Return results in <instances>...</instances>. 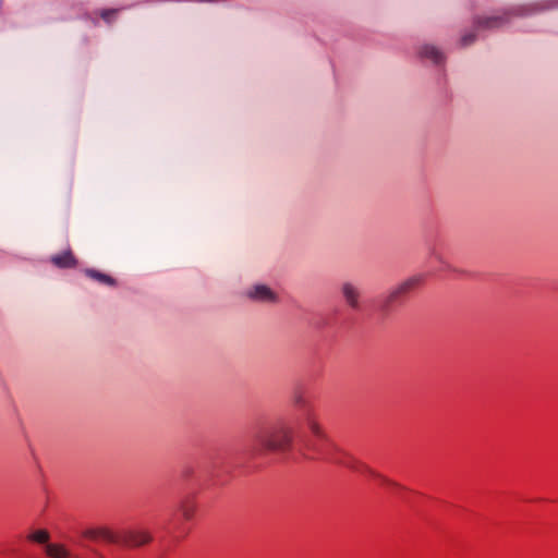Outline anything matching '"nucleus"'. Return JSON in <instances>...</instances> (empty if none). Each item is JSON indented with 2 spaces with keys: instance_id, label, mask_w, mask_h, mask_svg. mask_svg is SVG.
I'll use <instances>...</instances> for the list:
<instances>
[{
  "instance_id": "obj_1",
  "label": "nucleus",
  "mask_w": 558,
  "mask_h": 558,
  "mask_svg": "<svg viewBox=\"0 0 558 558\" xmlns=\"http://www.w3.org/2000/svg\"><path fill=\"white\" fill-rule=\"evenodd\" d=\"M294 403L303 411L305 423L310 430V435L303 439L300 448L303 458L340 464L359 474L376 480L381 486L390 489H402L396 482L377 473L362 461L336 446L326 435L312 405L302 395L295 397Z\"/></svg>"
},
{
  "instance_id": "obj_2",
  "label": "nucleus",
  "mask_w": 558,
  "mask_h": 558,
  "mask_svg": "<svg viewBox=\"0 0 558 558\" xmlns=\"http://www.w3.org/2000/svg\"><path fill=\"white\" fill-rule=\"evenodd\" d=\"M558 8V0H544L529 5L513 8L493 15H480L474 17L473 24L476 31L497 29L510 22L512 16H524L545 10Z\"/></svg>"
},
{
  "instance_id": "obj_3",
  "label": "nucleus",
  "mask_w": 558,
  "mask_h": 558,
  "mask_svg": "<svg viewBox=\"0 0 558 558\" xmlns=\"http://www.w3.org/2000/svg\"><path fill=\"white\" fill-rule=\"evenodd\" d=\"M294 442V435L291 427L278 426L259 433L255 437V451L264 453H287Z\"/></svg>"
},
{
  "instance_id": "obj_4",
  "label": "nucleus",
  "mask_w": 558,
  "mask_h": 558,
  "mask_svg": "<svg viewBox=\"0 0 558 558\" xmlns=\"http://www.w3.org/2000/svg\"><path fill=\"white\" fill-rule=\"evenodd\" d=\"M89 539L107 543L122 544L130 547H137L150 542L151 536L145 530H128L122 533H114L108 529H95L85 533Z\"/></svg>"
},
{
  "instance_id": "obj_5",
  "label": "nucleus",
  "mask_w": 558,
  "mask_h": 558,
  "mask_svg": "<svg viewBox=\"0 0 558 558\" xmlns=\"http://www.w3.org/2000/svg\"><path fill=\"white\" fill-rule=\"evenodd\" d=\"M27 539L44 545V551L47 558H80L78 555L71 551L65 545L50 543V533L47 530H35L27 535Z\"/></svg>"
},
{
  "instance_id": "obj_6",
  "label": "nucleus",
  "mask_w": 558,
  "mask_h": 558,
  "mask_svg": "<svg viewBox=\"0 0 558 558\" xmlns=\"http://www.w3.org/2000/svg\"><path fill=\"white\" fill-rule=\"evenodd\" d=\"M421 282V278L412 277L392 289L386 296L380 300L379 310L383 314L388 315L396 306L402 303L405 295L415 289Z\"/></svg>"
},
{
  "instance_id": "obj_7",
  "label": "nucleus",
  "mask_w": 558,
  "mask_h": 558,
  "mask_svg": "<svg viewBox=\"0 0 558 558\" xmlns=\"http://www.w3.org/2000/svg\"><path fill=\"white\" fill-rule=\"evenodd\" d=\"M247 296L252 300L266 303H275L278 300L276 293L270 288L263 284L255 286L247 292Z\"/></svg>"
},
{
  "instance_id": "obj_8",
  "label": "nucleus",
  "mask_w": 558,
  "mask_h": 558,
  "mask_svg": "<svg viewBox=\"0 0 558 558\" xmlns=\"http://www.w3.org/2000/svg\"><path fill=\"white\" fill-rule=\"evenodd\" d=\"M51 263L59 268H74L77 265V260L71 251L52 256Z\"/></svg>"
},
{
  "instance_id": "obj_9",
  "label": "nucleus",
  "mask_w": 558,
  "mask_h": 558,
  "mask_svg": "<svg viewBox=\"0 0 558 558\" xmlns=\"http://www.w3.org/2000/svg\"><path fill=\"white\" fill-rule=\"evenodd\" d=\"M342 293L345 299V302L350 307L354 310H357L360 307V292L354 286H352L351 283H344L342 287Z\"/></svg>"
},
{
  "instance_id": "obj_10",
  "label": "nucleus",
  "mask_w": 558,
  "mask_h": 558,
  "mask_svg": "<svg viewBox=\"0 0 558 558\" xmlns=\"http://www.w3.org/2000/svg\"><path fill=\"white\" fill-rule=\"evenodd\" d=\"M84 274L90 279H94L105 286L116 287L118 284L113 277L93 268L85 269Z\"/></svg>"
},
{
  "instance_id": "obj_11",
  "label": "nucleus",
  "mask_w": 558,
  "mask_h": 558,
  "mask_svg": "<svg viewBox=\"0 0 558 558\" xmlns=\"http://www.w3.org/2000/svg\"><path fill=\"white\" fill-rule=\"evenodd\" d=\"M420 56L425 59L432 60L435 64H440L445 61L444 53L434 46L425 45L420 50Z\"/></svg>"
},
{
  "instance_id": "obj_12",
  "label": "nucleus",
  "mask_w": 558,
  "mask_h": 558,
  "mask_svg": "<svg viewBox=\"0 0 558 558\" xmlns=\"http://www.w3.org/2000/svg\"><path fill=\"white\" fill-rule=\"evenodd\" d=\"M196 511V505L193 499H184L179 508V513L183 518V520L189 521L193 519Z\"/></svg>"
},
{
  "instance_id": "obj_13",
  "label": "nucleus",
  "mask_w": 558,
  "mask_h": 558,
  "mask_svg": "<svg viewBox=\"0 0 558 558\" xmlns=\"http://www.w3.org/2000/svg\"><path fill=\"white\" fill-rule=\"evenodd\" d=\"M477 32L478 31H476L474 26L472 31L464 32L459 40L460 47H466L472 45L477 38Z\"/></svg>"
},
{
  "instance_id": "obj_14",
  "label": "nucleus",
  "mask_w": 558,
  "mask_h": 558,
  "mask_svg": "<svg viewBox=\"0 0 558 558\" xmlns=\"http://www.w3.org/2000/svg\"><path fill=\"white\" fill-rule=\"evenodd\" d=\"M119 12H120L119 9H102L99 11V16L107 24H112L116 21Z\"/></svg>"
},
{
  "instance_id": "obj_15",
  "label": "nucleus",
  "mask_w": 558,
  "mask_h": 558,
  "mask_svg": "<svg viewBox=\"0 0 558 558\" xmlns=\"http://www.w3.org/2000/svg\"><path fill=\"white\" fill-rule=\"evenodd\" d=\"M99 558H105L104 556H100Z\"/></svg>"
}]
</instances>
